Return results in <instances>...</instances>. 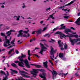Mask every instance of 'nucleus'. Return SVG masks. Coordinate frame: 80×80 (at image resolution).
<instances>
[{
    "mask_svg": "<svg viewBox=\"0 0 80 80\" xmlns=\"http://www.w3.org/2000/svg\"><path fill=\"white\" fill-rule=\"evenodd\" d=\"M1 74H3L4 75H5V72L3 71H1Z\"/></svg>",
    "mask_w": 80,
    "mask_h": 80,
    "instance_id": "nucleus-38",
    "label": "nucleus"
},
{
    "mask_svg": "<svg viewBox=\"0 0 80 80\" xmlns=\"http://www.w3.org/2000/svg\"><path fill=\"white\" fill-rule=\"evenodd\" d=\"M63 49H64V48H61V50H63Z\"/></svg>",
    "mask_w": 80,
    "mask_h": 80,
    "instance_id": "nucleus-61",
    "label": "nucleus"
},
{
    "mask_svg": "<svg viewBox=\"0 0 80 80\" xmlns=\"http://www.w3.org/2000/svg\"><path fill=\"white\" fill-rule=\"evenodd\" d=\"M71 37H75V38H77L78 37V36L77 34L76 35H71Z\"/></svg>",
    "mask_w": 80,
    "mask_h": 80,
    "instance_id": "nucleus-22",
    "label": "nucleus"
},
{
    "mask_svg": "<svg viewBox=\"0 0 80 80\" xmlns=\"http://www.w3.org/2000/svg\"><path fill=\"white\" fill-rule=\"evenodd\" d=\"M75 0H73V1H71L69 3L66 4V6H68V5H72V3H74V2H75Z\"/></svg>",
    "mask_w": 80,
    "mask_h": 80,
    "instance_id": "nucleus-19",
    "label": "nucleus"
},
{
    "mask_svg": "<svg viewBox=\"0 0 80 80\" xmlns=\"http://www.w3.org/2000/svg\"><path fill=\"white\" fill-rule=\"evenodd\" d=\"M65 7H66V5L64 6H61L60 7H58L57 8H58V9H61V8H63Z\"/></svg>",
    "mask_w": 80,
    "mask_h": 80,
    "instance_id": "nucleus-27",
    "label": "nucleus"
},
{
    "mask_svg": "<svg viewBox=\"0 0 80 80\" xmlns=\"http://www.w3.org/2000/svg\"><path fill=\"white\" fill-rule=\"evenodd\" d=\"M10 70L12 71V72H14V73H18V72H17V71L16 70H13L12 69H10Z\"/></svg>",
    "mask_w": 80,
    "mask_h": 80,
    "instance_id": "nucleus-26",
    "label": "nucleus"
},
{
    "mask_svg": "<svg viewBox=\"0 0 80 80\" xmlns=\"http://www.w3.org/2000/svg\"><path fill=\"white\" fill-rule=\"evenodd\" d=\"M47 27L44 28H43V30L42 31V32H43L45 31L46 30H47Z\"/></svg>",
    "mask_w": 80,
    "mask_h": 80,
    "instance_id": "nucleus-39",
    "label": "nucleus"
},
{
    "mask_svg": "<svg viewBox=\"0 0 80 80\" xmlns=\"http://www.w3.org/2000/svg\"><path fill=\"white\" fill-rule=\"evenodd\" d=\"M32 18L30 17H28V18H27V19H32Z\"/></svg>",
    "mask_w": 80,
    "mask_h": 80,
    "instance_id": "nucleus-51",
    "label": "nucleus"
},
{
    "mask_svg": "<svg viewBox=\"0 0 80 80\" xmlns=\"http://www.w3.org/2000/svg\"><path fill=\"white\" fill-rule=\"evenodd\" d=\"M50 9H51L50 8H48L46 9V11H48V10H50Z\"/></svg>",
    "mask_w": 80,
    "mask_h": 80,
    "instance_id": "nucleus-47",
    "label": "nucleus"
},
{
    "mask_svg": "<svg viewBox=\"0 0 80 80\" xmlns=\"http://www.w3.org/2000/svg\"><path fill=\"white\" fill-rule=\"evenodd\" d=\"M56 51L57 50H54L53 48H51L50 53L51 55V56H50V58H51V59L52 60H54L53 58H54V55H53V54L55 53V51Z\"/></svg>",
    "mask_w": 80,
    "mask_h": 80,
    "instance_id": "nucleus-8",
    "label": "nucleus"
},
{
    "mask_svg": "<svg viewBox=\"0 0 80 80\" xmlns=\"http://www.w3.org/2000/svg\"><path fill=\"white\" fill-rule=\"evenodd\" d=\"M34 55L35 56H36V57H38V58H40V56L37 55V54H34Z\"/></svg>",
    "mask_w": 80,
    "mask_h": 80,
    "instance_id": "nucleus-46",
    "label": "nucleus"
},
{
    "mask_svg": "<svg viewBox=\"0 0 80 80\" xmlns=\"http://www.w3.org/2000/svg\"><path fill=\"white\" fill-rule=\"evenodd\" d=\"M71 29H72V30H75V28H74L72 27H71Z\"/></svg>",
    "mask_w": 80,
    "mask_h": 80,
    "instance_id": "nucleus-48",
    "label": "nucleus"
},
{
    "mask_svg": "<svg viewBox=\"0 0 80 80\" xmlns=\"http://www.w3.org/2000/svg\"><path fill=\"white\" fill-rule=\"evenodd\" d=\"M28 23H31V22H30V21H28Z\"/></svg>",
    "mask_w": 80,
    "mask_h": 80,
    "instance_id": "nucleus-59",
    "label": "nucleus"
},
{
    "mask_svg": "<svg viewBox=\"0 0 80 80\" xmlns=\"http://www.w3.org/2000/svg\"><path fill=\"white\" fill-rule=\"evenodd\" d=\"M39 49V48H35V50H36V49Z\"/></svg>",
    "mask_w": 80,
    "mask_h": 80,
    "instance_id": "nucleus-53",
    "label": "nucleus"
},
{
    "mask_svg": "<svg viewBox=\"0 0 80 80\" xmlns=\"http://www.w3.org/2000/svg\"><path fill=\"white\" fill-rule=\"evenodd\" d=\"M35 66L37 68H40V67H41V66L40 65H35Z\"/></svg>",
    "mask_w": 80,
    "mask_h": 80,
    "instance_id": "nucleus-35",
    "label": "nucleus"
},
{
    "mask_svg": "<svg viewBox=\"0 0 80 80\" xmlns=\"http://www.w3.org/2000/svg\"><path fill=\"white\" fill-rule=\"evenodd\" d=\"M59 57L62 58L63 57V53H60L59 55Z\"/></svg>",
    "mask_w": 80,
    "mask_h": 80,
    "instance_id": "nucleus-23",
    "label": "nucleus"
},
{
    "mask_svg": "<svg viewBox=\"0 0 80 80\" xmlns=\"http://www.w3.org/2000/svg\"><path fill=\"white\" fill-rule=\"evenodd\" d=\"M28 60H31V59H30V57H28Z\"/></svg>",
    "mask_w": 80,
    "mask_h": 80,
    "instance_id": "nucleus-49",
    "label": "nucleus"
},
{
    "mask_svg": "<svg viewBox=\"0 0 80 80\" xmlns=\"http://www.w3.org/2000/svg\"><path fill=\"white\" fill-rule=\"evenodd\" d=\"M22 5V8H26V6L25 5V3H23Z\"/></svg>",
    "mask_w": 80,
    "mask_h": 80,
    "instance_id": "nucleus-25",
    "label": "nucleus"
},
{
    "mask_svg": "<svg viewBox=\"0 0 80 80\" xmlns=\"http://www.w3.org/2000/svg\"><path fill=\"white\" fill-rule=\"evenodd\" d=\"M58 43L60 47H62L63 46V42H61V40H59L58 42Z\"/></svg>",
    "mask_w": 80,
    "mask_h": 80,
    "instance_id": "nucleus-14",
    "label": "nucleus"
},
{
    "mask_svg": "<svg viewBox=\"0 0 80 80\" xmlns=\"http://www.w3.org/2000/svg\"><path fill=\"white\" fill-rule=\"evenodd\" d=\"M62 10H64L65 12H67V10L68 9L67 8L66 9H64V8H63L62 9Z\"/></svg>",
    "mask_w": 80,
    "mask_h": 80,
    "instance_id": "nucleus-45",
    "label": "nucleus"
},
{
    "mask_svg": "<svg viewBox=\"0 0 80 80\" xmlns=\"http://www.w3.org/2000/svg\"><path fill=\"white\" fill-rule=\"evenodd\" d=\"M11 65L12 67H15V68H18V66L16 65L14 63H12L11 64Z\"/></svg>",
    "mask_w": 80,
    "mask_h": 80,
    "instance_id": "nucleus-20",
    "label": "nucleus"
},
{
    "mask_svg": "<svg viewBox=\"0 0 80 80\" xmlns=\"http://www.w3.org/2000/svg\"><path fill=\"white\" fill-rule=\"evenodd\" d=\"M54 14H55L54 13H53L52 15H49V17H50V18H52V19H54V18H55L53 17V15Z\"/></svg>",
    "mask_w": 80,
    "mask_h": 80,
    "instance_id": "nucleus-24",
    "label": "nucleus"
},
{
    "mask_svg": "<svg viewBox=\"0 0 80 80\" xmlns=\"http://www.w3.org/2000/svg\"><path fill=\"white\" fill-rule=\"evenodd\" d=\"M33 70V71H31V74L32 75H34L32 76V77H35L36 76H37V73L38 72L40 71V72H43L44 70L41 69H32Z\"/></svg>",
    "mask_w": 80,
    "mask_h": 80,
    "instance_id": "nucleus-4",
    "label": "nucleus"
},
{
    "mask_svg": "<svg viewBox=\"0 0 80 80\" xmlns=\"http://www.w3.org/2000/svg\"><path fill=\"white\" fill-rule=\"evenodd\" d=\"M16 52L17 53V54H18V53H19V52H18V50H16Z\"/></svg>",
    "mask_w": 80,
    "mask_h": 80,
    "instance_id": "nucleus-44",
    "label": "nucleus"
},
{
    "mask_svg": "<svg viewBox=\"0 0 80 80\" xmlns=\"http://www.w3.org/2000/svg\"><path fill=\"white\" fill-rule=\"evenodd\" d=\"M61 58L62 59V60H66V58L63 57H62Z\"/></svg>",
    "mask_w": 80,
    "mask_h": 80,
    "instance_id": "nucleus-43",
    "label": "nucleus"
},
{
    "mask_svg": "<svg viewBox=\"0 0 80 80\" xmlns=\"http://www.w3.org/2000/svg\"><path fill=\"white\" fill-rule=\"evenodd\" d=\"M4 7H5V6H4V5H2L1 6L2 8H4Z\"/></svg>",
    "mask_w": 80,
    "mask_h": 80,
    "instance_id": "nucleus-56",
    "label": "nucleus"
},
{
    "mask_svg": "<svg viewBox=\"0 0 80 80\" xmlns=\"http://www.w3.org/2000/svg\"><path fill=\"white\" fill-rule=\"evenodd\" d=\"M67 11H68V12H70V9L67 10Z\"/></svg>",
    "mask_w": 80,
    "mask_h": 80,
    "instance_id": "nucleus-60",
    "label": "nucleus"
},
{
    "mask_svg": "<svg viewBox=\"0 0 80 80\" xmlns=\"http://www.w3.org/2000/svg\"><path fill=\"white\" fill-rule=\"evenodd\" d=\"M75 75L76 77H78V76H79V74H78V73H76L75 74Z\"/></svg>",
    "mask_w": 80,
    "mask_h": 80,
    "instance_id": "nucleus-42",
    "label": "nucleus"
},
{
    "mask_svg": "<svg viewBox=\"0 0 80 80\" xmlns=\"http://www.w3.org/2000/svg\"><path fill=\"white\" fill-rule=\"evenodd\" d=\"M1 36H2V37H5V40H6V42H4V43L3 45L4 47H8V46H10L11 45L10 44V42L12 38V36H11L9 40L7 39V36H6L5 34V33L3 32H1Z\"/></svg>",
    "mask_w": 80,
    "mask_h": 80,
    "instance_id": "nucleus-2",
    "label": "nucleus"
},
{
    "mask_svg": "<svg viewBox=\"0 0 80 80\" xmlns=\"http://www.w3.org/2000/svg\"><path fill=\"white\" fill-rule=\"evenodd\" d=\"M20 18V16H18V17L17 18L16 20H17L18 21H19V19Z\"/></svg>",
    "mask_w": 80,
    "mask_h": 80,
    "instance_id": "nucleus-36",
    "label": "nucleus"
},
{
    "mask_svg": "<svg viewBox=\"0 0 80 80\" xmlns=\"http://www.w3.org/2000/svg\"><path fill=\"white\" fill-rule=\"evenodd\" d=\"M20 61H17L14 62V63H18V65H19V63H20Z\"/></svg>",
    "mask_w": 80,
    "mask_h": 80,
    "instance_id": "nucleus-41",
    "label": "nucleus"
},
{
    "mask_svg": "<svg viewBox=\"0 0 80 80\" xmlns=\"http://www.w3.org/2000/svg\"><path fill=\"white\" fill-rule=\"evenodd\" d=\"M51 41L52 42H55V40L52 39H51Z\"/></svg>",
    "mask_w": 80,
    "mask_h": 80,
    "instance_id": "nucleus-52",
    "label": "nucleus"
},
{
    "mask_svg": "<svg viewBox=\"0 0 80 80\" xmlns=\"http://www.w3.org/2000/svg\"><path fill=\"white\" fill-rule=\"evenodd\" d=\"M13 50H14V48H13L12 49H11L10 50L9 52V54H10L11 53H12V51H13Z\"/></svg>",
    "mask_w": 80,
    "mask_h": 80,
    "instance_id": "nucleus-29",
    "label": "nucleus"
},
{
    "mask_svg": "<svg viewBox=\"0 0 80 80\" xmlns=\"http://www.w3.org/2000/svg\"><path fill=\"white\" fill-rule=\"evenodd\" d=\"M77 45H80V42L77 44Z\"/></svg>",
    "mask_w": 80,
    "mask_h": 80,
    "instance_id": "nucleus-62",
    "label": "nucleus"
},
{
    "mask_svg": "<svg viewBox=\"0 0 80 80\" xmlns=\"http://www.w3.org/2000/svg\"><path fill=\"white\" fill-rule=\"evenodd\" d=\"M78 16H80V12L78 13Z\"/></svg>",
    "mask_w": 80,
    "mask_h": 80,
    "instance_id": "nucleus-55",
    "label": "nucleus"
},
{
    "mask_svg": "<svg viewBox=\"0 0 80 80\" xmlns=\"http://www.w3.org/2000/svg\"><path fill=\"white\" fill-rule=\"evenodd\" d=\"M69 41L70 42H71V44L72 45H74V44H75V43H76L78 42V41H80V39H73V40L72 39V38H69Z\"/></svg>",
    "mask_w": 80,
    "mask_h": 80,
    "instance_id": "nucleus-7",
    "label": "nucleus"
},
{
    "mask_svg": "<svg viewBox=\"0 0 80 80\" xmlns=\"http://www.w3.org/2000/svg\"><path fill=\"white\" fill-rule=\"evenodd\" d=\"M18 80H25V79L23 78L22 77H20V78H18Z\"/></svg>",
    "mask_w": 80,
    "mask_h": 80,
    "instance_id": "nucleus-32",
    "label": "nucleus"
},
{
    "mask_svg": "<svg viewBox=\"0 0 80 80\" xmlns=\"http://www.w3.org/2000/svg\"><path fill=\"white\" fill-rule=\"evenodd\" d=\"M66 28V27H65V26H64L62 27H61L60 28V29H61V30H64V29H65Z\"/></svg>",
    "mask_w": 80,
    "mask_h": 80,
    "instance_id": "nucleus-34",
    "label": "nucleus"
},
{
    "mask_svg": "<svg viewBox=\"0 0 80 80\" xmlns=\"http://www.w3.org/2000/svg\"><path fill=\"white\" fill-rule=\"evenodd\" d=\"M49 62L51 63L52 64V65H53V62H52L51 60H49Z\"/></svg>",
    "mask_w": 80,
    "mask_h": 80,
    "instance_id": "nucleus-40",
    "label": "nucleus"
},
{
    "mask_svg": "<svg viewBox=\"0 0 80 80\" xmlns=\"http://www.w3.org/2000/svg\"><path fill=\"white\" fill-rule=\"evenodd\" d=\"M64 48L65 49L67 48V44L66 43H64Z\"/></svg>",
    "mask_w": 80,
    "mask_h": 80,
    "instance_id": "nucleus-33",
    "label": "nucleus"
},
{
    "mask_svg": "<svg viewBox=\"0 0 80 80\" xmlns=\"http://www.w3.org/2000/svg\"><path fill=\"white\" fill-rule=\"evenodd\" d=\"M48 62L47 61H46V62H43V65L45 68H46L48 70Z\"/></svg>",
    "mask_w": 80,
    "mask_h": 80,
    "instance_id": "nucleus-13",
    "label": "nucleus"
},
{
    "mask_svg": "<svg viewBox=\"0 0 80 80\" xmlns=\"http://www.w3.org/2000/svg\"><path fill=\"white\" fill-rule=\"evenodd\" d=\"M44 37H50V34H47L43 36Z\"/></svg>",
    "mask_w": 80,
    "mask_h": 80,
    "instance_id": "nucleus-30",
    "label": "nucleus"
},
{
    "mask_svg": "<svg viewBox=\"0 0 80 80\" xmlns=\"http://www.w3.org/2000/svg\"><path fill=\"white\" fill-rule=\"evenodd\" d=\"M51 72L52 74V78L53 79H54V78H55L56 75H57V72L53 70V72L52 71H51Z\"/></svg>",
    "mask_w": 80,
    "mask_h": 80,
    "instance_id": "nucleus-12",
    "label": "nucleus"
},
{
    "mask_svg": "<svg viewBox=\"0 0 80 80\" xmlns=\"http://www.w3.org/2000/svg\"><path fill=\"white\" fill-rule=\"evenodd\" d=\"M55 34H57V35H61L60 38H62L63 37H69L68 35H65L63 34L62 32L59 31L57 32Z\"/></svg>",
    "mask_w": 80,
    "mask_h": 80,
    "instance_id": "nucleus-9",
    "label": "nucleus"
},
{
    "mask_svg": "<svg viewBox=\"0 0 80 80\" xmlns=\"http://www.w3.org/2000/svg\"><path fill=\"white\" fill-rule=\"evenodd\" d=\"M76 23L77 25H80V17L76 21Z\"/></svg>",
    "mask_w": 80,
    "mask_h": 80,
    "instance_id": "nucleus-17",
    "label": "nucleus"
},
{
    "mask_svg": "<svg viewBox=\"0 0 80 80\" xmlns=\"http://www.w3.org/2000/svg\"><path fill=\"white\" fill-rule=\"evenodd\" d=\"M29 32V30H28L27 31H24L23 30H21L19 31L18 34L17 36L18 37H30V34L28 33L27 34H27L28 32Z\"/></svg>",
    "mask_w": 80,
    "mask_h": 80,
    "instance_id": "nucleus-3",
    "label": "nucleus"
},
{
    "mask_svg": "<svg viewBox=\"0 0 80 80\" xmlns=\"http://www.w3.org/2000/svg\"><path fill=\"white\" fill-rule=\"evenodd\" d=\"M64 32L65 33H66L67 35H70L68 32H71V30L68 28H67L65 29L64 31Z\"/></svg>",
    "mask_w": 80,
    "mask_h": 80,
    "instance_id": "nucleus-11",
    "label": "nucleus"
},
{
    "mask_svg": "<svg viewBox=\"0 0 80 80\" xmlns=\"http://www.w3.org/2000/svg\"><path fill=\"white\" fill-rule=\"evenodd\" d=\"M19 73L21 75L22 77H24L25 78H30L29 76L27 75H28V73L25 72L23 71L19 70Z\"/></svg>",
    "mask_w": 80,
    "mask_h": 80,
    "instance_id": "nucleus-5",
    "label": "nucleus"
},
{
    "mask_svg": "<svg viewBox=\"0 0 80 80\" xmlns=\"http://www.w3.org/2000/svg\"><path fill=\"white\" fill-rule=\"evenodd\" d=\"M14 32V31H13L12 30H11L10 31H8V32L6 33V34H7V37L10 36L11 35V32Z\"/></svg>",
    "mask_w": 80,
    "mask_h": 80,
    "instance_id": "nucleus-15",
    "label": "nucleus"
},
{
    "mask_svg": "<svg viewBox=\"0 0 80 80\" xmlns=\"http://www.w3.org/2000/svg\"><path fill=\"white\" fill-rule=\"evenodd\" d=\"M35 32H36V31H33V32H32V34H34Z\"/></svg>",
    "mask_w": 80,
    "mask_h": 80,
    "instance_id": "nucleus-50",
    "label": "nucleus"
},
{
    "mask_svg": "<svg viewBox=\"0 0 80 80\" xmlns=\"http://www.w3.org/2000/svg\"><path fill=\"white\" fill-rule=\"evenodd\" d=\"M32 41H33V39H31L30 40V42H32Z\"/></svg>",
    "mask_w": 80,
    "mask_h": 80,
    "instance_id": "nucleus-57",
    "label": "nucleus"
},
{
    "mask_svg": "<svg viewBox=\"0 0 80 80\" xmlns=\"http://www.w3.org/2000/svg\"><path fill=\"white\" fill-rule=\"evenodd\" d=\"M62 15L64 18H66V19H68V18H69V16H67V14H64Z\"/></svg>",
    "mask_w": 80,
    "mask_h": 80,
    "instance_id": "nucleus-18",
    "label": "nucleus"
},
{
    "mask_svg": "<svg viewBox=\"0 0 80 80\" xmlns=\"http://www.w3.org/2000/svg\"><path fill=\"white\" fill-rule=\"evenodd\" d=\"M26 57V55H23L22 53L21 54V56L19 57L18 58H19V61H20V62L19 63V66L21 67H23V63H25V65L27 68H30V66L28 64V61L27 59H26L24 60L23 59V58H25Z\"/></svg>",
    "mask_w": 80,
    "mask_h": 80,
    "instance_id": "nucleus-1",
    "label": "nucleus"
},
{
    "mask_svg": "<svg viewBox=\"0 0 80 80\" xmlns=\"http://www.w3.org/2000/svg\"><path fill=\"white\" fill-rule=\"evenodd\" d=\"M30 50H28V54L29 56H31V54L30 53Z\"/></svg>",
    "mask_w": 80,
    "mask_h": 80,
    "instance_id": "nucleus-37",
    "label": "nucleus"
},
{
    "mask_svg": "<svg viewBox=\"0 0 80 80\" xmlns=\"http://www.w3.org/2000/svg\"><path fill=\"white\" fill-rule=\"evenodd\" d=\"M68 74V72H67L66 74H65L64 73H62V74L60 73L59 74V75H63L64 76H66V75H67Z\"/></svg>",
    "mask_w": 80,
    "mask_h": 80,
    "instance_id": "nucleus-28",
    "label": "nucleus"
},
{
    "mask_svg": "<svg viewBox=\"0 0 80 80\" xmlns=\"http://www.w3.org/2000/svg\"><path fill=\"white\" fill-rule=\"evenodd\" d=\"M40 45H41V51L39 52V53H41V55H43V51H46V50L47 49V48L44 46V45L42 43H40Z\"/></svg>",
    "mask_w": 80,
    "mask_h": 80,
    "instance_id": "nucleus-6",
    "label": "nucleus"
},
{
    "mask_svg": "<svg viewBox=\"0 0 80 80\" xmlns=\"http://www.w3.org/2000/svg\"><path fill=\"white\" fill-rule=\"evenodd\" d=\"M63 25H64V24H62L60 25V27H62Z\"/></svg>",
    "mask_w": 80,
    "mask_h": 80,
    "instance_id": "nucleus-54",
    "label": "nucleus"
},
{
    "mask_svg": "<svg viewBox=\"0 0 80 80\" xmlns=\"http://www.w3.org/2000/svg\"><path fill=\"white\" fill-rule=\"evenodd\" d=\"M58 29V27H57L56 28H54L53 30H52V32H54V31H56Z\"/></svg>",
    "mask_w": 80,
    "mask_h": 80,
    "instance_id": "nucleus-31",
    "label": "nucleus"
},
{
    "mask_svg": "<svg viewBox=\"0 0 80 80\" xmlns=\"http://www.w3.org/2000/svg\"><path fill=\"white\" fill-rule=\"evenodd\" d=\"M50 19V17H49L48 19H46V20H48Z\"/></svg>",
    "mask_w": 80,
    "mask_h": 80,
    "instance_id": "nucleus-64",
    "label": "nucleus"
},
{
    "mask_svg": "<svg viewBox=\"0 0 80 80\" xmlns=\"http://www.w3.org/2000/svg\"><path fill=\"white\" fill-rule=\"evenodd\" d=\"M15 39H14L11 42V43L12 44V45H12V46H15V43H14V42H15Z\"/></svg>",
    "mask_w": 80,
    "mask_h": 80,
    "instance_id": "nucleus-21",
    "label": "nucleus"
},
{
    "mask_svg": "<svg viewBox=\"0 0 80 80\" xmlns=\"http://www.w3.org/2000/svg\"><path fill=\"white\" fill-rule=\"evenodd\" d=\"M76 33H77V32H76L72 33V34H76Z\"/></svg>",
    "mask_w": 80,
    "mask_h": 80,
    "instance_id": "nucleus-63",
    "label": "nucleus"
},
{
    "mask_svg": "<svg viewBox=\"0 0 80 80\" xmlns=\"http://www.w3.org/2000/svg\"><path fill=\"white\" fill-rule=\"evenodd\" d=\"M43 21H41L40 22V23L42 24V23H43Z\"/></svg>",
    "mask_w": 80,
    "mask_h": 80,
    "instance_id": "nucleus-58",
    "label": "nucleus"
},
{
    "mask_svg": "<svg viewBox=\"0 0 80 80\" xmlns=\"http://www.w3.org/2000/svg\"><path fill=\"white\" fill-rule=\"evenodd\" d=\"M7 73L6 74H5V75L6 77H3V79L2 80H7V79H8V76H9V72L8 71H6Z\"/></svg>",
    "mask_w": 80,
    "mask_h": 80,
    "instance_id": "nucleus-10",
    "label": "nucleus"
},
{
    "mask_svg": "<svg viewBox=\"0 0 80 80\" xmlns=\"http://www.w3.org/2000/svg\"><path fill=\"white\" fill-rule=\"evenodd\" d=\"M42 29H39L38 31H36V32L37 34H40L42 33Z\"/></svg>",
    "mask_w": 80,
    "mask_h": 80,
    "instance_id": "nucleus-16",
    "label": "nucleus"
}]
</instances>
